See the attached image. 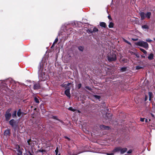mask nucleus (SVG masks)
I'll return each instance as SVG.
<instances>
[{
    "label": "nucleus",
    "instance_id": "nucleus-14",
    "mask_svg": "<svg viewBox=\"0 0 155 155\" xmlns=\"http://www.w3.org/2000/svg\"><path fill=\"white\" fill-rule=\"evenodd\" d=\"M98 30L97 28H94L93 30H89L90 32L91 33H93V32H95L97 31H98Z\"/></svg>",
    "mask_w": 155,
    "mask_h": 155
},
{
    "label": "nucleus",
    "instance_id": "nucleus-10",
    "mask_svg": "<svg viewBox=\"0 0 155 155\" xmlns=\"http://www.w3.org/2000/svg\"><path fill=\"white\" fill-rule=\"evenodd\" d=\"M9 124L12 127H13L15 124V121L13 119H12L9 121Z\"/></svg>",
    "mask_w": 155,
    "mask_h": 155
},
{
    "label": "nucleus",
    "instance_id": "nucleus-43",
    "mask_svg": "<svg viewBox=\"0 0 155 155\" xmlns=\"http://www.w3.org/2000/svg\"><path fill=\"white\" fill-rule=\"evenodd\" d=\"M81 85L80 84L78 86L79 88H80L81 87Z\"/></svg>",
    "mask_w": 155,
    "mask_h": 155
},
{
    "label": "nucleus",
    "instance_id": "nucleus-31",
    "mask_svg": "<svg viewBox=\"0 0 155 155\" xmlns=\"http://www.w3.org/2000/svg\"><path fill=\"white\" fill-rule=\"evenodd\" d=\"M146 41L148 42H150L152 41L150 38H148L146 40Z\"/></svg>",
    "mask_w": 155,
    "mask_h": 155
},
{
    "label": "nucleus",
    "instance_id": "nucleus-44",
    "mask_svg": "<svg viewBox=\"0 0 155 155\" xmlns=\"http://www.w3.org/2000/svg\"><path fill=\"white\" fill-rule=\"evenodd\" d=\"M70 84V83H68L67 84V85L68 86H69V85Z\"/></svg>",
    "mask_w": 155,
    "mask_h": 155
},
{
    "label": "nucleus",
    "instance_id": "nucleus-6",
    "mask_svg": "<svg viewBox=\"0 0 155 155\" xmlns=\"http://www.w3.org/2000/svg\"><path fill=\"white\" fill-rule=\"evenodd\" d=\"M4 135L7 137H9L10 135V130L8 129L5 130L4 132Z\"/></svg>",
    "mask_w": 155,
    "mask_h": 155
},
{
    "label": "nucleus",
    "instance_id": "nucleus-7",
    "mask_svg": "<svg viewBox=\"0 0 155 155\" xmlns=\"http://www.w3.org/2000/svg\"><path fill=\"white\" fill-rule=\"evenodd\" d=\"M65 95L69 98L71 97L70 94V89H66L65 91Z\"/></svg>",
    "mask_w": 155,
    "mask_h": 155
},
{
    "label": "nucleus",
    "instance_id": "nucleus-28",
    "mask_svg": "<svg viewBox=\"0 0 155 155\" xmlns=\"http://www.w3.org/2000/svg\"><path fill=\"white\" fill-rule=\"evenodd\" d=\"M38 152L43 153L45 151V150L43 149H40L38 150Z\"/></svg>",
    "mask_w": 155,
    "mask_h": 155
},
{
    "label": "nucleus",
    "instance_id": "nucleus-23",
    "mask_svg": "<svg viewBox=\"0 0 155 155\" xmlns=\"http://www.w3.org/2000/svg\"><path fill=\"white\" fill-rule=\"evenodd\" d=\"M94 97L95 98L98 99H99L100 98V96L99 95H94Z\"/></svg>",
    "mask_w": 155,
    "mask_h": 155
},
{
    "label": "nucleus",
    "instance_id": "nucleus-47",
    "mask_svg": "<svg viewBox=\"0 0 155 155\" xmlns=\"http://www.w3.org/2000/svg\"><path fill=\"white\" fill-rule=\"evenodd\" d=\"M142 57H143V58H145V56H142Z\"/></svg>",
    "mask_w": 155,
    "mask_h": 155
},
{
    "label": "nucleus",
    "instance_id": "nucleus-38",
    "mask_svg": "<svg viewBox=\"0 0 155 155\" xmlns=\"http://www.w3.org/2000/svg\"><path fill=\"white\" fill-rule=\"evenodd\" d=\"M31 141V140H28L27 141V143H28L29 145H31L30 143V142Z\"/></svg>",
    "mask_w": 155,
    "mask_h": 155
},
{
    "label": "nucleus",
    "instance_id": "nucleus-21",
    "mask_svg": "<svg viewBox=\"0 0 155 155\" xmlns=\"http://www.w3.org/2000/svg\"><path fill=\"white\" fill-rule=\"evenodd\" d=\"M140 50L142 51L144 54H147V52L144 49L140 48Z\"/></svg>",
    "mask_w": 155,
    "mask_h": 155
},
{
    "label": "nucleus",
    "instance_id": "nucleus-34",
    "mask_svg": "<svg viewBox=\"0 0 155 155\" xmlns=\"http://www.w3.org/2000/svg\"><path fill=\"white\" fill-rule=\"evenodd\" d=\"M124 41L126 42L127 43H128V44H129V45H131V43L130 42H129L128 41H127L126 40H125L124 39Z\"/></svg>",
    "mask_w": 155,
    "mask_h": 155
},
{
    "label": "nucleus",
    "instance_id": "nucleus-29",
    "mask_svg": "<svg viewBox=\"0 0 155 155\" xmlns=\"http://www.w3.org/2000/svg\"><path fill=\"white\" fill-rule=\"evenodd\" d=\"M18 154L17 155H22V152L19 151V150H18Z\"/></svg>",
    "mask_w": 155,
    "mask_h": 155
},
{
    "label": "nucleus",
    "instance_id": "nucleus-1",
    "mask_svg": "<svg viewBox=\"0 0 155 155\" xmlns=\"http://www.w3.org/2000/svg\"><path fill=\"white\" fill-rule=\"evenodd\" d=\"M39 78L41 81H44L46 80L48 78V76L44 72L40 70L38 72Z\"/></svg>",
    "mask_w": 155,
    "mask_h": 155
},
{
    "label": "nucleus",
    "instance_id": "nucleus-3",
    "mask_svg": "<svg viewBox=\"0 0 155 155\" xmlns=\"http://www.w3.org/2000/svg\"><path fill=\"white\" fill-rule=\"evenodd\" d=\"M137 45L143 47L147 49H148L149 47L148 43L147 42H144L143 41H139L137 42Z\"/></svg>",
    "mask_w": 155,
    "mask_h": 155
},
{
    "label": "nucleus",
    "instance_id": "nucleus-25",
    "mask_svg": "<svg viewBox=\"0 0 155 155\" xmlns=\"http://www.w3.org/2000/svg\"><path fill=\"white\" fill-rule=\"evenodd\" d=\"M34 100L35 101L38 103H39V101L38 99L36 97L35 98Z\"/></svg>",
    "mask_w": 155,
    "mask_h": 155
},
{
    "label": "nucleus",
    "instance_id": "nucleus-4",
    "mask_svg": "<svg viewBox=\"0 0 155 155\" xmlns=\"http://www.w3.org/2000/svg\"><path fill=\"white\" fill-rule=\"evenodd\" d=\"M108 60L109 61H115L116 60V55L115 53H112L108 56Z\"/></svg>",
    "mask_w": 155,
    "mask_h": 155
},
{
    "label": "nucleus",
    "instance_id": "nucleus-39",
    "mask_svg": "<svg viewBox=\"0 0 155 155\" xmlns=\"http://www.w3.org/2000/svg\"><path fill=\"white\" fill-rule=\"evenodd\" d=\"M52 118L54 119L58 120L57 117L56 116H52Z\"/></svg>",
    "mask_w": 155,
    "mask_h": 155
},
{
    "label": "nucleus",
    "instance_id": "nucleus-27",
    "mask_svg": "<svg viewBox=\"0 0 155 155\" xmlns=\"http://www.w3.org/2000/svg\"><path fill=\"white\" fill-rule=\"evenodd\" d=\"M78 48L79 50L80 51H82L83 50V47H82L81 46L79 47H78Z\"/></svg>",
    "mask_w": 155,
    "mask_h": 155
},
{
    "label": "nucleus",
    "instance_id": "nucleus-19",
    "mask_svg": "<svg viewBox=\"0 0 155 155\" xmlns=\"http://www.w3.org/2000/svg\"><path fill=\"white\" fill-rule=\"evenodd\" d=\"M16 111L15 110L14 111L12 114V117H13L14 118L16 117Z\"/></svg>",
    "mask_w": 155,
    "mask_h": 155
},
{
    "label": "nucleus",
    "instance_id": "nucleus-20",
    "mask_svg": "<svg viewBox=\"0 0 155 155\" xmlns=\"http://www.w3.org/2000/svg\"><path fill=\"white\" fill-rule=\"evenodd\" d=\"M148 94L149 96V100L150 101L151 100V97H152L153 94L152 92H149L148 93Z\"/></svg>",
    "mask_w": 155,
    "mask_h": 155
},
{
    "label": "nucleus",
    "instance_id": "nucleus-45",
    "mask_svg": "<svg viewBox=\"0 0 155 155\" xmlns=\"http://www.w3.org/2000/svg\"><path fill=\"white\" fill-rule=\"evenodd\" d=\"M151 116H152V117H153L154 115H153V114H151Z\"/></svg>",
    "mask_w": 155,
    "mask_h": 155
},
{
    "label": "nucleus",
    "instance_id": "nucleus-13",
    "mask_svg": "<svg viewBox=\"0 0 155 155\" xmlns=\"http://www.w3.org/2000/svg\"><path fill=\"white\" fill-rule=\"evenodd\" d=\"M40 85L38 84H35L34 86V89L35 90L39 88Z\"/></svg>",
    "mask_w": 155,
    "mask_h": 155
},
{
    "label": "nucleus",
    "instance_id": "nucleus-35",
    "mask_svg": "<svg viewBox=\"0 0 155 155\" xmlns=\"http://www.w3.org/2000/svg\"><path fill=\"white\" fill-rule=\"evenodd\" d=\"M144 120H145V118H140V121H141V122H143L144 121Z\"/></svg>",
    "mask_w": 155,
    "mask_h": 155
},
{
    "label": "nucleus",
    "instance_id": "nucleus-46",
    "mask_svg": "<svg viewBox=\"0 0 155 155\" xmlns=\"http://www.w3.org/2000/svg\"><path fill=\"white\" fill-rule=\"evenodd\" d=\"M147 100V97H146L145 98V101H146Z\"/></svg>",
    "mask_w": 155,
    "mask_h": 155
},
{
    "label": "nucleus",
    "instance_id": "nucleus-11",
    "mask_svg": "<svg viewBox=\"0 0 155 155\" xmlns=\"http://www.w3.org/2000/svg\"><path fill=\"white\" fill-rule=\"evenodd\" d=\"M100 128L101 129H108L109 127L108 126H105L103 125H101Z\"/></svg>",
    "mask_w": 155,
    "mask_h": 155
},
{
    "label": "nucleus",
    "instance_id": "nucleus-40",
    "mask_svg": "<svg viewBox=\"0 0 155 155\" xmlns=\"http://www.w3.org/2000/svg\"><path fill=\"white\" fill-rule=\"evenodd\" d=\"M150 121V119H149L148 121V120L147 119H146L145 120V121L146 122H148L149 121Z\"/></svg>",
    "mask_w": 155,
    "mask_h": 155
},
{
    "label": "nucleus",
    "instance_id": "nucleus-18",
    "mask_svg": "<svg viewBox=\"0 0 155 155\" xmlns=\"http://www.w3.org/2000/svg\"><path fill=\"white\" fill-rule=\"evenodd\" d=\"M22 114V113L21 111V110L20 109L18 110L17 112V115L18 117H20Z\"/></svg>",
    "mask_w": 155,
    "mask_h": 155
},
{
    "label": "nucleus",
    "instance_id": "nucleus-26",
    "mask_svg": "<svg viewBox=\"0 0 155 155\" xmlns=\"http://www.w3.org/2000/svg\"><path fill=\"white\" fill-rule=\"evenodd\" d=\"M68 110L73 111H74L75 110V109L73 108L72 107H70L69 108Z\"/></svg>",
    "mask_w": 155,
    "mask_h": 155
},
{
    "label": "nucleus",
    "instance_id": "nucleus-33",
    "mask_svg": "<svg viewBox=\"0 0 155 155\" xmlns=\"http://www.w3.org/2000/svg\"><path fill=\"white\" fill-rule=\"evenodd\" d=\"M106 154L107 155H114V152H112V153H106Z\"/></svg>",
    "mask_w": 155,
    "mask_h": 155
},
{
    "label": "nucleus",
    "instance_id": "nucleus-42",
    "mask_svg": "<svg viewBox=\"0 0 155 155\" xmlns=\"http://www.w3.org/2000/svg\"><path fill=\"white\" fill-rule=\"evenodd\" d=\"M108 17L109 19H111V17L110 15H108Z\"/></svg>",
    "mask_w": 155,
    "mask_h": 155
},
{
    "label": "nucleus",
    "instance_id": "nucleus-15",
    "mask_svg": "<svg viewBox=\"0 0 155 155\" xmlns=\"http://www.w3.org/2000/svg\"><path fill=\"white\" fill-rule=\"evenodd\" d=\"M106 115L108 120L111 119V117H112V114L110 113H108V114H107Z\"/></svg>",
    "mask_w": 155,
    "mask_h": 155
},
{
    "label": "nucleus",
    "instance_id": "nucleus-5",
    "mask_svg": "<svg viewBox=\"0 0 155 155\" xmlns=\"http://www.w3.org/2000/svg\"><path fill=\"white\" fill-rule=\"evenodd\" d=\"M11 109H8L6 112V114L5 115V117L6 120L7 121L9 120L11 117V114L10 113Z\"/></svg>",
    "mask_w": 155,
    "mask_h": 155
},
{
    "label": "nucleus",
    "instance_id": "nucleus-30",
    "mask_svg": "<svg viewBox=\"0 0 155 155\" xmlns=\"http://www.w3.org/2000/svg\"><path fill=\"white\" fill-rule=\"evenodd\" d=\"M126 68H122L121 69L122 71H125L126 70Z\"/></svg>",
    "mask_w": 155,
    "mask_h": 155
},
{
    "label": "nucleus",
    "instance_id": "nucleus-22",
    "mask_svg": "<svg viewBox=\"0 0 155 155\" xmlns=\"http://www.w3.org/2000/svg\"><path fill=\"white\" fill-rule=\"evenodd\" d=\"M114 24L112 22H110L108 25L109 27L110 28H112L113 27Z\"/></svg>",
    "mask_w": 155,
    "mask_h": 155
},
{
    "label": "nucleus",
    "instance_id": "nucleus-41",
    "mask_svg": "<svg viewBox=\"0 0 155 155\" xmlns=\"http://www.w3.org/2000/svg\"><path fill=\"white\" fill-rule=\"evenodd\" d=\"M64 137L65 139H68L69 140H70V139L67 137Z\"/></svg>",
    "mask_w": 155,
    "mask_h": 155
},
{
    "label": "nucleus",
    "instance_id": "nucleus-17",
    "mask_svg": "<svg viewBox=\"0 0 155 155\" xmlns=\"http://www.w3.org/2000/svg\"><path fill=\"white\" fill-rule=\"evenodd\" d=\"M142 28L143 29H148L149 28V27L147 25H145L142 26Z\"/></svg>",
    "mask_w": 155,
    "mask_h": 155
},
{
    "label": "nucleus",
    "instance_id": "nucleus-2",
    "mask_svg": "<svg viewBox=\"0 0 155 155\" xmlns=\"http://www.w3.org/2000/svg\"><path fill=\"white\" fill-rule=\"evenodd\" d=\"M151 13L150 12H148L146 13L143 12H140V15L141 17V20H144L145 18L149 19L150 18Z\"/></svg>",
    "mask_w": 155,
    "mask_h": 155
},
{
    "label": "nucleus",
    "instance_id": "nucleus-32",
    "mask_svg": "<svg viewBox=\"0 0 155 155\" xmlns=\"http://www.w3.org/2000/svg\"><path fill=\"white\" fill-rule=\"evenodd\" d=\"M58 41V38H56V39L55 40V41L52 45V46L55 43H56L57 42V41Z\"/></svg>",
    "mask_w": 155,
    "mask_h": 155
},
{
    "label": "nucleus",
    "instance_id": "nucleus-9",
    "mask_svg": "<svg viewBox=\"0 0 155 155\" xmlns=\"http://www.w3.org/2000/svg\"><path fill=\"white\" fill-rule=\"evenodd\" d=\"M127 150V149L126 148H121V150H120V153L121 154H123L124 153L126 152Z\"/></svg>",
    "mask_w": 155,
    "mask_h": 155
},
{
    "label": "nucleus",
    "instance_id": "nucleus-24",
    "mask_svg": "<svg viewBox=\"0 0 155 155\" xmlns=\"http://www.w3.org/2000/svg\"><path fill=\"white\" fill-rule=\"evenodd\" d=\"M142 67L140 66H137L136 67V69L137 70H138L142 68Z\"/></svg>",
    "mask_w": 155,
    "mask_h": 155
},
{
    "label": "nucleus",
    "instance_id": "nucleus-8",
    "mask_svg": "<svg viewBox=\"0 0 155 155\" xmlns=\"http://www.w3.org/2000/svg\"><path fill=\"white\" fill-rule=\"evenodd\" d=\"M121 150V147H117L116 148H115L114 150L112 152H114V153L116 152H118L120 151V150Z\"/></svg>",
    "mask_w": 155,
    "mask_h": 155
},
{
    "label": "nucleus",
    "instance_id": "nucleus-16",
    "mask_svg": "<svg viewBox=\"0 0 155 155\" xmlns=\"http://www.w3.org/2000/svg\"><path fill=\"white\" fill-rule=\"evenodd\" d=\"M100 26L104 28H105L106 27V23L104 22H100Z\"/></svg>",
    "mask_w": 155,
    "mask_h": 155
},
{
    "label": "nucleus",
    "instance_id": "nucleus-37",
    "mask_svg": "<svg viewBox=\"0 0 155 155\" xmlns=\"http://www.w3.org/2000/svg\"><path fill=\"white\" fill-rule=\"evenodd\" d=\"M132 150H130L127 151V153H128L130 154L132 153Z\"/></svg>",
    "mask_w": 155,
    "mask_h": 155
},
{
    "label": "nucleus",
    "instance_id": "nucleus-49",
    "mask_svg": "<svg viewBox=\"0 0 155 155\" xmlns=\"http://www.w3.org/2000/svg\"><path fill=\"white\" fill-rule=\"evenodd\" d=\"M58 155H60V154H58Z\"/></svg>",
    "mask_w": 155,
    "mask_h": 155
},
{
    "label": "nucleus",
    "instance_id": "nucleus-48",
    "mask_svg": "<svg viewBox=\"0 0 155 155\" xmlns=\"http://www.w3.org/2000/svg\"><path fill=\"white\" fill-rule=\"evenodd\" d=\"M153 40L155 41V38H153Z\"/></svg>",
    "mask_w": 155,
    "mask_h": 155
},
{
    "label": "nucleus",
    "instance_id": "nucleus-36",
    "mask_svg": "<svg viewBox=\"0 0 155 155\" xmlns=\"http://www.w3.org/2000/svg\"><path fill=\"white\" fill-rule=\"evenodd\" d=\"M55 152L56 153V155H57V154L58 152V148H57L55 150Z\"/></svg>",
    "mask_w": 155,
    "mask_h": 155
},
{
    "label": "nucleus",
    "instance_id": "nucleus-12",
    "mask_svg": "<svg viewBox=\"0 0 155 155\" xmlns=\"http://www.w3.org/2000/svg\"><path fill=\"white\" fill-rule=\"evenodd\" d=\"M154 55L152 53L150 54L148 56V59L150 60H151L153 59Z\"/></svg>",
    "mask_w": 155,
    "mask_h": 155
}]
</instances>
